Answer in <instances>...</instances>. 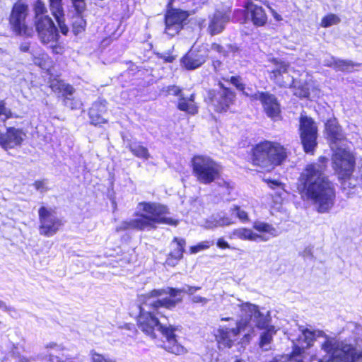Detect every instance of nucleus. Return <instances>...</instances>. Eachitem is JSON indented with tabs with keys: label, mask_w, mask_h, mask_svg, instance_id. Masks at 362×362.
<instances>
[{
	"label": "nucleus",
	"mask_w": 362,
	"mask_h": 362,
	"mask_svg": "<svg viewBox=\"0 0 362 362\" xmlns=\"http://www.w3.org/2000/svg\"><path fill=\"white\" fill-rule=\"evenodd\" d=\"M201 289L198 286H186L182 288L165 287L153 289L143 296L142 305L140 306V315L138 318L139 328L146 335L155 337V331L161 333L165 341L162 346L168 352L180 355L185 353V348L177 344L171 325H163L158 316L165 317V310H172L182 300V293L193 295Z\"/></svg>",
	"instance_id": "obj_1"
},
{
	"label": "nucleus",
	"mask_w": 362,
	"mask_h": 362,
	"mask_svg": "<svg viewBox=\"0 0 362 362\" xmlns=\"http://www.w3.org/2000/svg\"><path fill=\"white\" fill-rule=\"evenodd\" d=\"M349 327H354L355 339L353 343L351 339L344 337L341 335L327 336L322 332L312 331L309 329H298L296 337L289 334V339L299 349L300 356L305 361V349L313 346L314 342H318L321 351L326 354L322 358L317 355L311 356V361L318 362H357L362 357V351L356 346V343L362 342V327L354 323H350Z\"/></svg>",
	"instance_id": "obj_2"
},
{
	"label": "nucleus",
	"mask_w": 362,
	"mask_h": 362,
	"mask_svg": "<svg viewBox=\"0 0 362 362\" xmlns=\"http://www.w3.org/2000/svg\"><path fill=\"white\" fill-rule=\"evenodd\" d=\"M327 161V158L320 157L318 162L307 165L298 180V189L302 197L321 214L328 213L336 199L334 185L325 175Z\"/></svg>",
	"instance_id": "obj_3"
},
{
	"label": "nucleus",
	"mask_w": 362,
	"mask_h": 362,
	"mask_svg": "<svg viewBox=\"0 0 362 362\" xmlns=\"http://www.w3.org/2000/svg\"><path fill=\"white\" fill-rule=\"evenodd\" d=\"M135 217L119 223L116 230H144L156 228L157 224H167L176 226L179 221L168 217V208L157 202H139L136 207Z\"/></svg>",
	"instance_id": "obj_4"
},
{
	"label": "nucleus",
	"mask_w": 362,
	"mask_h": 362,
	"mask_svg": "<svg viewBox=\"0 0 362 362\" xmlns=\"http://www.w3.org/2000/svg\"><path fill=\"white\" fill-rule=\"evenodd\" d=\"M239 310L245 315H248V324L252 325V328L244 334L247 342L251 339L255 328L262 330L259 337V346L267 350V346L271 344L276 330L274 325L270 324L271 317L269 312L267 314L261 312L258 307L250 303H243L238 300Z\"/></svg>",
	"instance_id": "obj_5"
},
{
	"label": "nucleus",
	"mask_w": 362,
	"mask_h": 362,
	"mask_svg": "<svg viewBox=\"0 0 362 362\" xmlns=\"http://www.w3.org/2000/svg\"><path fill=\"white\" fill-rule=\"evenodd\" d=\"M238 303L235 309L240 312V320H235L232 317H221V322H228L227 325H219L214 330L216 341L220 349L231 348L238 341L240 336L248 332L252 328V325L248 324V315L243 313L238 308ZM243 342H247L244 337Z\"/></svg>",
	"instance_id": "obj_6"
},
{
	"label": "nucleus",
	"mask_w": 362,
	"mask_h": 362,
	"mask_svg": "<svg viewBox=\"0 0 362 362\" xmlns=\"http://www.w3.org/2000/svg\"><path fill=\"white\" fill-rule=\"evenodd\" d=\"M332 151V166L343 188H354L357 184V179L353 176L356 166L354 153L346 146Z\"/></svg>",
	"instance_id": "obj_7"
},
{
	"label": "nucleus",
	"mask_w": 362,
	"mask_h": 362,
	"mask_svg": "<svg viewBox=\"0 0 362 362\" xmlns=\"http://www.w3.org/2000/svg\"><path fill=\"white\" fill-rule=\"evenodd\" d=\"M287 157L286 149L279 143L262 141L255 146L252 153V163L265 170H271L279 165Z\"/></svg>",
	"instance_id": "obj_8"
},
{
	"label": "nucleus",
	"mask_w": 362,
	"mask_h": 362,
	"mask_svg": "<svg viewBox=\"0 0 362 362\" xmlns=\"http://www.w3.org/2000/svg\"><path fill=\"white\" fill-rule=\"evenodd\" d=\"M252 227L259 233L250 228H238L228 233V238L253 242H267L272 238L279 236L281 233L279 229L273 225L261 221H255Z\"/></svg>",
	"instance_id": "obj_9"
},
{
	"label": "nucleus",
	"mask_w": 362,
	"mask_h": 362,
	"mask_svg": "<svg viewBox=\"0 0 362 362\" xmlns=\"http://www.w3.org/2000/svg\"><path fill=\"white\" fill-rule=\"evenodd\" d=\"M192 165L197 180L204 185L211 184L217 180L222 170L217 162L204 155L194 156L192 159Z\"/></svg>",
	"instance_id": "obj_10"
},
{
	"label": "nucleus",
	"mask_w": 362,
	"mask_h": 362,
	"mask_svg": "<svg viewBox=\"0 0 362 362\" xmlns=\"http://www.w3.org/2000/svg\"><path fill=\"white\" fill-rule=\"evenodd\" d=\"M39 232L40 235L52 237L57 233L62 226V221L57 216L54 209L51 207L41 206L38 210Z\"/></svg>",
	"instance_id": "obj_11"
},
{
	"label": "nucleus",
	"mask_w": 362,
	"mask_h": 362,
	"mask_svg": "<svg viewBox=\"0 0 362 362\" xmlns=\"http://www.w3.org/2000/svg\"><path fill=\"white\" fill-rule=\"evenodd\" d=\"M300 136L304 151L313 153L317 146V127L314 120L306 115L300 117Z\"/></svg>",
	"instance_id": "obj_12"
},
{
	"label": "nucleus",
	"mask_w": 362,
	"mask_h": 362,
	"mask_svg": "<svg viewBox=\"0 0 362 362\" xmlns=\"http://www.w3.org/2000/svg\"><path fill=\"white\" fill-rule=\"evenodd\" d=\"M251 100H258L262 105L264 112L273 121L281 117V105L277 98L269 92L255 91Z\"/></svg>",
	"instance_id": "obj_13"
},
{
	"label": "nucleus",
	"mask_w": 362,
	"mask_h": 362,
	"mask_svg": "<svg viewBox=\"0 0 362 362\" xmlns=\"http://www.w3.org/2000/svg\"><path fill=\"white\" fill-rule=\"evenodd\" d=\"M28 15V6L22 2L14 4L11 16L10 24L12 30L18 35L29 36L32 30L28 29L25 24V18Z\"/></svg>",
	"instance_id": "obj_14"
},
{
	"label": "nucleus",
	"mask_w": 362,
	"mask_h": 362,
	"mask_svg": "<svg viewBox=\"0 0 362 362\" xmlns=\"http://www.w3.org/2000/svg\"><path fill=\"white\" fill-rule=\"evenodd\" d=\"M36 31L44 45L57 43L59 35L57 27L49 16L40 18L35 21Z\"/></svg>",
	"instance_id": "obj_15"
},
{
	"label": "nucleus",
	"mask_w": 362,
	"mask_h": 362,
	"mask_svg": "<svg viewBox=\"0 0 362 362\" xmlns=\"http://www.w3.org/2000/svg\"><path fill=\"white\" fill-rule=\"evenodd\" d=\"M269 62L274 65L270 72L271 79L279 86L291 87L294 83V78L289 74V64L276 58L271 59Z\"/></svg>",
	"instance_id": "obj_16"
},
{
	"label": "nucleus",
	"mask_w": 362,
	"mask_h": 362,
	"mask_svg": "<svg viewBox=\"0 0 362 362\" xmlns=\"http://www.w3.org/2000/svg\"><path fill=\"white\" fill-rule=\"evenodd\" d=\"M188 16L187 11L178 9L168 10L165 16V33L170 37L177 35L182 28L183 23Z\"/></svg>",
	"instance_id": "obj_17"
},
{
	"label": "nucleus",
	"mask_w": 362,
	"mask_h": 362,
	"mask_svg": "<svg viewBox=\"0 0 362 362\" xmlns=\"http://www.w3.org/2000/svg\"><path fill=\"white\" fill-rule=\"evenodd\" d=\"M218 90L210 93L211 105L217 112H224L233 103L235 94L229 88H225L221 83Z\"/></svg>",
	"instance_id": "obj_18"
},
{
	"label": "nucleus",
	"mask_w": 362,
	"mask_h": 362,
	"mask_svg": "<svg viewBox=\"0 0 362 362\" xmlns=\"http://www.w3.org/2000/svg\"><path fill=\"white\" fill-rule=\"evenodd\" d=\"M50 88L54 92L62 94L64 97V103L66 107L74 110L81 106L79 101L71 98L74 89L71 85L66 83L64 81L54 79L51 81Z\"/></svg>",
	"instance_id": "obj_19"
},
{
	"label": "nucleus",
	"mask_w": 362,
	"mask_h": 362,
	"mask_svg": "<svg viewBox=\"0 0 362 362\" xmlns=\"http://www.w3.org/2000/svg\"><path fill=\"white\" fill-rule=\"evenodd\" d=\"M325 126L332 149L344 147L346 138L337 122L335 119H329Z\"/></svg>",
	"instance_id": "obj_20"
},
{
	"label": "nucleus",
	"mask_w": 362,
	"mask_h": 362,
	"mask_svg": "<svg viewBox=\"0 0 362 362\" xmlns=\"http://www.w3.org/2000/svg\"><path fill=\"white\" fill-rule=\"evenodd\" d=\"M25 137V133L22 129L8 127L6 133H2L1 147L8 149L21 146Z\"/></svg>",
	"instance_id": "obj_21"
},
{
	"label": "nucleus",
	"mask_w": 362,
	"mask_h": 362,
	"mask_svg": "<svg viewBox=\"0 0 362 362\" xmlns=\"http://www.w3.org/2000/svg\"><path fill=\"white\" fill-rule=\"evenodd\" d=\"M206 51L190 49L181 59L182 65L187 70H194L201 66L206 59Z\"/></svg>",
	"instance_id": "obj_22"
},
{
	"label": "nucleus",
	"mask_w": 362,
	"mask_h": 362,
	"mask_svg": "<svg viewBox=\"0 0 362 362\" xmlns=\"http://www.w3.org/2000/svg\"><path fill=\"white\" fill-rule=\"evenodd\" d=\"M229 19L230 16L227 13L220 11H216L214 14L209 16V33L211 35L221 33Z\"/></svg>",
	"instance_id": "obj_23"
},
{
	"label": "nucleus",
	"mask_w": 362,
	"mask_h": 362,
	"mask_svg": "<svg viewBox=\"0 0 362 362\" xmlns=\"http://www.w3.org/2000/svg\"><path fill=\"white\" fill-rule=\"evenodd\" d=\"M246 11L249 15V21L256 27H262L267 22V15L262 6L253 4L252 1L245 3Z\"/></svg>",
	"instance_id": "obj_24"
},
{
	"label": "nucleus",
	"mask_w": 362,
	"mask_h": 362,
	"mask_svg": "<svg viewBox=\"0 0 362 362\" xmlns=\"http://www.w3.org/2000/svg\"><path fill=\"white\" fill-rule=\"evenodd\" d=\"M106 105V100L100 98L93 103L88 112L92 124L97 126L107 122V120L102 117L107 110Z\"/></svg>",
	"instance_id": "obj_25"
},
{
	"label": "nucleus",
	"mask_w": 362,
	"mask_h": 362,
	"mask_svg": "<svg viewBox=\"0 0 362 362\" xmlns=\"http://www.w3.org/2000/svg\"><path fill=\"white\" fill-rule=\"evenodd\" d=\"M62 1V0H49V9L58 24L60 32L66 35L69 30L64 22V13Z\"/></svg>",
	"instance_id": "obj_26"
},
{
	"label": "nucleus",
	"mask_w": 362,
	"mask_h": 362,
	"mask_svg": "<svg viewBox=\"0 0 362 362\" xmlns=\"http://www.w3.org/2000/svg\"><path fill=\"white\" fill-rule=\"evenodd\" d=\"M324 65L329 67H334L338 71L351 72L360 66L361 64H356L351 61L335 59L332 56H329L324 59Z\"/></svg>",
	"instance_id": "obj_27"
},
{
	"label": "nucleus",
	"mask_w": 362,
	"mask_h": 362,
	"mask_svg": "<svg viewBox=\"0 0 362 362\" xmlns=\"http://www.w3.org/2000/svg\"><path fill=\"white\" fill-rule=\"evenodd\" d=\"M234 223L232 218L227 216L224 212H219L211 215L204 223V228L206 229H213L218 227L228 226Z\"/></svg>",
	"instance_id": "obj_28"
},
{
	"label": "nucleus",
	"mask_w": 362,
	"mask_h": 362,
	"mask_svg": "<svg viewBox=\"0 0 362 362\" xmlns=\"http://www.w3.org/2000/svg\"><path fill=\"white\" fill-rule=\"evenodd\" d=\"M177 107L183 112L189 115H195L198 112V107L194 102V94L189 96L181 95L177 101Z\"/></svg>",
	"instance_id": "obj_29"
},
{
	"label": "nucleus",
	"mask_w": 362,
	"mask_h": 362,
	"mask_svg": "<svg viewBox=\"0 0 362 362\" xmlns=\"http://www.w3.org/2000/svg\"><path fill=\"white\" fill-rule=\"evenodd\" d=\"M175 247L170 252V256L175 259H180L182 257L185 251L186 242L182 238H175Z\"/></svg>",
	"instance_id": "obj_30"
},
{
	"label": "nucleus",
	"mask_w": 362,
	"mask_h": 362,
	"mask_svg": "<svg viewBox=\"0 0 362 362\" xmlns=\"http://www.w3.org/2000/svg\"><path fill=\"white\" fill-rule=\"evenodd\" d=\"M129 150L136 157L147 160L150 155L148 149L137 143H133L129 145Z\"/></svg>",
	"instance_id": "obj_31"
},
{
	"label": "nucleus",
	"mask_w": 362,
	"mask_h": 362,
	"mask_svg": "<svg viewBox=\"0 0 362 362\" xmlns=\"http://www.w3.org/2000/svg\"><path fill=\"white\" fill-rule=\"evenodd\" d=\"M86 25V22L83 19L82 15H73L72 16V28L73 32L77 35L84 30Z\"/></svg>",
	"instance_id": "obj_32"
},
{
	"label": "nucleus",
	"mask_w": 362,
	"mask_h": 362,
	"mask_svg": "<svg viewBox=\"0 0 362 362\" xmlns=\"http://www.w3.org/2000/svg\"><path fill=\"white\" fill-rule=\"evenodd\" d=\"M230 83L236 87V88L243 92V93L251 98L254 92L250 88H246L245 85L242 82V79L240 76H231L230 78Z\"/></svg>",
	"instance_id": "obj_33"
},
{
	"label": "nucleus",
	"mask_w": 362,
	"mask_h": 362,
	"mask_svg": "<svg viewBox=\"0 0 362 362\" xmlns=\"http://www.w3.org/2000/svg\"><path fill=\"white\" fill-rule=\"evenodd\" d=\"M340 21L341 20L338 16L334 13H329L322 18L320 25L322 28H329L339 23Z\"/></svg>",
	"instance_id": "obj_34"
},
{
	"label": "nucleus",
	"mask_w": 362,
	"mask_h": 362,
	"mask_svg": "<svg viewBox=\"0 0 362 362\" xmlns=\"http://www.w3.org/2000/svg\"><path fill=\"white\" fill-rule=\"evenodd\" d=\"M230 212L238 218V219L243 223L249 221V216L247 213L237 205L233 206L230 209Z\"/></svg>",
	"instance_id": "obj_35"
},
{
	"label": "nucleus",
	"mask_w": 362,
	"mask_h": 362,
	"mask_svg": "<svg viewBox=\"0 0 362 362\" xmlns=\"http://www.w3.org/2000/svg\"><path fill=\"white\" fill-rule=\"evenodd\" d=\"M34 12L35 16V21L40 18H45L48 16L45 15L47 13V8L45 4L41 0H37L34 4Z\"/></svg>",
	"instance_id": "obj_36"
},
{
	"label": "nucleus",
	"mask_w": 362,
	"mask_h": 362,
	"mask_svg": "<svg viewBox=\"0 0 362 362\" xmlns=\"http://www.w3.org/2000/svg\"><path fill=\"white\" fill-rule=\"evenodd\" d=\"M214 245V241H209V240H205L199 243L197 245L192 246L190 247V252L192 254H196L197 252H199L202 250H205L208 248H209L211 245Z\"/></svg>",
	"instance_id": "obj_37"
},
{
	"label": "nucleus",
	"mask_w": 362,
	"mask_h": 362,
	"mask_svg": "<svg viewBox=\"0 0 362 362\" xmlns=\"http://www.w3.org/2000/svg\"><path fill=\"white\" fill-rule=\"evenodd\" d=\"M0 117L3 121H6L9 118L17 117L16 116L13 115L9 108L6 107V104L4 100L0 102Z\"/></svg>",
	"instance_id": "obj_38"
},
{
	"label": "nucleus",
	"mask_w": 362,
	"mask_h": 362,
	"mask_svg": "<svg viewBox=\"0 0 362 362\" xmlns=\"http://www.w3.org/2000/svg\"><path fill=\"white\" fill-rule=\"evenodd\" d=\"M233 18L235 21L240 23H247L249 22V15L246 11V7L244 10H237L234 12Z\"/></svg>",
	"instance_id": "obj_39"
},
{
	"label": "nucleus",
	"mask_w": 362,
	"mask_h": 362,
	"mask_svg": "<svg viewBox=\"0 0 362 362\" xmlns=\"http://www.w3.org/2000/svg\"><path fill=\"white\" fill-rule=\"evenodd\" d=\"M163 92L166 95H175L177 96L178 98H181V95H184L182 89L177 86H168L163 88Z\"/></svg>",
	"instance_id": "obj_40"
},
{
	"label": "nucleus",
	"mask_w": 362,
	"mask_h": 362,
	"mask_svg": "<svg viewBox=\"0 0 362 362\" xmlns=\"http://www.w3.org/2000/svg\"><path fill=\"white\" fill-rule=\"evenodd\" d=\"M71 2L75 11V15H82L86 8L84 0H71Z\"/></svg>",
	"instance_id": "obj_41"
},
{
	"label": "nucleus",
	"mask_w": 362,
	"mask_h": 362,
	"mask_svg": "<svg viewBox=\"0 0 362 362\" xmlns=\"http://www.w3.org/2000/svg\"><path fill=\"white\" fill-rule=\"evenodd\" d=\"M33 186L37 191L41 193L45 192L48 190L47 182L45 180H37L33 183Z\"/></svg>",
	"instance_id": "obj_42"
},
{
	"label": "nucleus",
	"mask_w": 362,
	"mask_h": 362,
	"mask_svg": "<svg viewBox=\"0 0 362 362\" xmlns=\"http://www.w3.org/2000/svg\"><path fill=\"white\" fill-rule=\"evenodd\" d=\"M92 362H115L110 358L105 357L103 355L93 353L92 354Z\"/></svg>",
	"instance_id": "obj_43"
},
{
	"label": "nucleus",
	"mask_w": 362,
	"mask_h": 362,
	"mask_svg": "<svg viewBox=\"0 0 362 362\" xmlns=\"http://www.w3.org/2000/svg\"><path fill=\"white\" fill-rule=\"evenodd\" d=\"M191 300L194 303H199L202 304V305L206 304L209 301L207 298L202 297L198 295L193 296L191 298Z\"/></svg>",
	"instance_id": "obj_44"
},
{
	"label": "nucleus",
	"mask_w": 362,
	"mask_h": 362,
	"mask_svg": "<svg viewBox=\"0 0 362 362\" xmlns=\"http://www.w3.org/2000/svg\"><path fill=\"white\" fill-rule=\"evenodd\" d=\"M0 310L9 313L10 315H11L13 312H16V310L13 307L7 305L6 303L1 300H0Z\"/></svg>",
	"instance_id": "obj_45"
},
{
	"label": "nucleus",
	"mask_w": 362,
	"mask_h": 362,
	"mask_svg": "<svg viewBox=\"0 0 362 362\" xmlns=\"http://www.w3.org/2000/svg\"><path fill=\"white\" fill-rule=\"evenodd\" d=\"M216 246L220 249L230 248L228 243L223 238H219L216 241Z\"/></svg>",
	"instance_id": "obj_46"
},
{
	"label": "nucleus",
	"mask_w": 362,
	"mask_h": 362,
	"mask_svg": "<svg viewBox=\"0 0 362 362\" xmlns=\"http://www.w3.org/2000/svg\"><path fill=\"white\" fill-rule=\"evenodd\" d=\"M267 7L269 9V11H271L274 18L276 21H280L282 20V18H281V15H279L274 9H273L269 4V6H267Z\"/></svg>",
	"instance_id": "obj_47"
},
{
	"label": "nucleus",
	"mask_w": 362,
	"mask_h": 362,
	"mask_svg": "<svg viewBox=\"0 0 362 362\" xmlns=\"http://www.w3.org/2000/svg\"><path fill=\"white\" fill-rule=\"evenodd\" d=\"M50 47L52 48L53 52L56 54L62 53V48L60 46L57 45V43L49 44Z\"/></svg>",
	"instance_id": "obj_48"
},
{
	"label": "nucleus",
	"mask_w": 362,
	"mask_h": 362,
	"mask_svg": "<svg viewBox=\"0 0 362 362\" xmlns=\"http://www.w3.org/2000/svg\"><path fill=\"white\" fill-rule=\"evenodd\" d=\"M267 182L271 188H274L276 187H279L281 185V183L277 180H267Z\"/></svg>",
	"instance_id": "obj_49"
},
{
	"label": "nucleus",
	"mask_w": 362,
	"mask_h": 362,
	"mask_svg": "<svg viewBox=\"0 0 362 362\" xmlns=\"http://www.w3.org/2000/svg\"><path fill=\"white\" fill-rule=\"evenodd\" d=\"M30 48V43L28 42H23L20 46V49L22 52H28Z\"/></svg>",
	"instance_id": "obj_50"
},
{
	"label": "nucleus",
	"mask_w": 362,
	"mask_h": 362,
	"mask_svg": "<svg viewBox=\"0 0 362 362\" xmlns=\"http://www.w3.org/2000/svg\"><path fill=\"white\" fill-rule=\"evenodd\" d=\"M303 255L304 257H308L312 256V250L310 247H307L303 251Z\"/></svg>",
	"instance_id": "obj_51"
},
{
	"label": "nucleus",
	"mask_w": 362,
	"mask_h": 362,
	"mask_svg": "<svg viewBox=\"0 0 362 362\" xmlns=\"http://www.w3.org/2000/svg\"><path fill=\"white\" fill-rule=\"evenodd\" d=\"M212 48L216 50L217 52H221V49H222V47L220 45L216 44L213 45Z\"/></svg>",
	"instance_id": "obj_52"
},
{
	"label": "nucleus",
	"mask_w": 362,
	"mask_h": 362,
	"mask_svg": "<svg viewBox=\"0 0 362 362\" xmlns=\"http://www.w3.org/2000/svg\"><path fill=\"white\" fill-rule=\"evenodd\" d=\"M47 348H50V349H54V348H57L58 349H59V346H58L57 344H49V345L47 346Z\"/></svg>",
	"instance_id": "obj_53"
},
{
	"label": "nucleus",
	"mask_w": 362,
	"mask_h": 362,
	"mask_svg": "<svg viewBox=\"0 0 362 362\" xmlns=\"http://www.w3.org/2000/svg\"><path fill=\"white\" fill-rule=\"evenodd\" d=\"M199 28L202 30L205 26V20H202L199 22Z\"/></svg>",
	"instance_id": "obj_54"
},
{
	"label": "nucleus",
	"mask_w": 362,
	"mask_h": 362,
	"mask_svg": "<svg viewBox=\"0 0 362 362\" xmlns=\"http://www.w3.org/2000/svg\"><path fill=\"white\" fill-rule=\"evenodd\" d=\"M173 57H169L168 59H166V61L168 62H172L173 60Z\"/></svg>",
	"instance_id": "obj_55"
},
{
	"label": "nucleus",
	"mask_w": 362,
	"mask_h": 362,
	"mask_svg": "<svg viewBox=\"0 0 362 362\" xmlns=\"http://www.w3.org/2000/svg\"><path fill=\"white\" fill-rule=\"evenodd\" d=\"M2 133L0 132V146H1Z\"/></svg>",
	"instance_id": "obj_56"
},
{
	"label": "nucleus",
	"mask_w": 362,
	"mask_h": 362,
	"mask_svg": "<svg viewBox=\"0 0 362 362\" xmlns=\"http://www.w3.org/2000/svg\"><path fill=\"white\" fill-rule=\"evenodd\" d=\"M235 362H245V361L242 359H236Z\"/></svg>",
	"instance_id": "obj_57"
},
{
	"label": "nucleus",
	"mask_w": 362,
	"mask_h": 362,
	"mask_svg": "<svg viewBox=\"0 0 362 362\" xmlns=\"http://www.w3.org/2000/svg\"><path fill=\"white\" fill-rule=\"evenodd\" d=\"M37 59L35 57V60H34L35 64H37V61H36Z\"/></svg>",
	"instance_id": "obj_58"
},
{
	"label": "nucleus",
	"mask_w": 362,
	"mask_h": 362,
	"mask_svg": "<svg viewBox=\"0 0 362 362\" xmlns=\"http://www.w3.org/2000/svg\"><path fill=\"white\" fill-rule=\"evenodd\" d=\"M225 184L226 185L227 188H228L229 187V184L226 183V182Z\"/></svg>",
	"instance_id": "obj_59"
},
{
	"label": "nucleus",
	"mask_w": 362,
	"mask_h": 362,
	"mask_svg": "<svg viewBox=\"0 0 362 362\" xmlns=\"http://www.w3.org/2000/svg\"><path fill=\"white\" fill-rule=\"evenodd\" d=\"M307 93H303V96H306Z\"/></svg>",
	"instance_id": "obj_60"
}]
</instances>
